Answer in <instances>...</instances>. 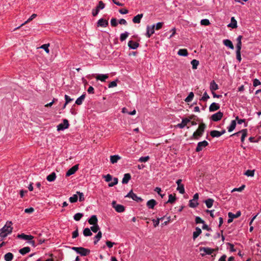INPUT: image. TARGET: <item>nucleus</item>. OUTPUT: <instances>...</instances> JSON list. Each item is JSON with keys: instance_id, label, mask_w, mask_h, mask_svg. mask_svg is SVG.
I'll return each instance as SVG.
<instances>
[{"instance_id": "1", "label": "nucleus", "mask_w": 261, "mask_h": 261, "mask_svg": "<svg viewBox=\"0 0 261 261\" xmlns=\"http://www.w3.org/2000/svg\"><path fill=\"white\" fill-rule=\"evenodd\" d=\"M12 225V223L11 221H8L3 227L1 229L0 239L1 240H3L12 232L13 229Z\"/></svg>"}, {"instance_id": "2", "label": "nucleus", "mask_w": 261, "mask_h": 261, "mask_svg": "<svg viewBox=\"0 0 261 261\" xmlns=\"http://www.w3.org/2000/svg\"><path fill=\"white\" fill-rule=\"evenodd\" d=\"M194 125L193 122L191 121L190 119L188 118H185L182 120L181 123H178L177 125V126L179 128H182L186 126H187L188 127L189 126Z\"/></svg>"}, {"instance_id": "3", "label": "nucleus", "mask_w": 261, "mask_h": 261, "mask_svg": "<svg viewBox=\"0 0 261 261\" xmlns=\"http://www.w3.org/2000/svg\"><path fill=\"white\" fill-rule=\"evenodd\" d=\"M125 197H128L132 198L133 200L139 202H142L143 199L137 196V195L133 193V191L131 190L126 196Z\"/></svg>"}, {"instance_id": "4", "label": "nucleus", "mask_w": 261, "mask_h": 261, "mask_svg": "<svg viewBox=\"0 0 261 261\" xmlns=\"http://www.w3.org/2000/svg\"><path fill=\"white\" fill-rule=\"evenodd\" d=\"M199 250L200 252H203V253H201L202 256H204L205 254H212V253L215 251V249L207 247H200L199 248Z\"/></svg>"}, {"instance_id": "5", "label": "nucleus", "mask_w": 261, "mask_h": 261, "mask_svg": "<svg viewBox=\"0 0 261 261\" xmlns=\"http://www.w3.org/2000/svg\"><path fill=\"white\" fill-rule=\"evenodd\" d=\"M206 128V125L203 123H200L198 128H197V138L202 136L204 129Z\"/></svg>"}, {"instance_id": "6", "label": "nucleus", "mask_w": 261, "mask_h": 261, "mask_svg": "<svg viewBox=\"0 0 261 261\" xmlns=\"http://www.w3.org/2000/svg\"><path fill=\"white\" fill-rule=\"evenodd\" d=\"M69 125L68 121L67 119H64L63 123L59 124L57 126V130L58 131L63 130L69 127Z\"/></svg>"}, {"instance_id": "7", "label": "nucleus", "mask_w": 261, "mask_h": 261, "mask_svg": "<svg viewBox=\"0 0 261 261\" xmlns=\"http://www.w3.org/2000/svg\"><path fill=\"white\" fill-rule=\"evenodd\" d=\"M112 204L116 212L121 213L124 211V207L122 205L116 204V201H113Z\"/></svg>"}, {"instance_id": "8", "label": "nucleus", "mask_w": 261, "mask_h": 261, "mask_svg": "<svg viewBox=\"0 0 261 261\" xmlns=\"http://www.w3.org/2000/svg\"><path fill=\"white\" fill-rule=\"evenodd\" d=\"M223 115L222 112L219 111L213 115L211 117V119L214 121H218L221 119Z\"/></svg>"}, {"instance_id": "9", "label": "nucleus", "mask_w": 261, "mask_h": 261, "mask_svg": "<svg viewBox=\"0 0 261 261\" xmlns=\"http://www.w3.org/2000/svg\"><path fill=\"white\" fill-rule=\"evenodd\" d=\"M208 145V143L205 140L198 142L197 145V152L202 150Z\"/></svg>"}, {"instance_id": "10", "label": "nucleus", "mask_w": 261, "mask_h": 261, "mask_svg": "<svg viewBox=\"0 0 261 261\" xmlns=\"http://www.w3.org/2000/svg\"><path fill=\"white\" fill-rule=\"evenodd\" d=\"M155 24H153L151 26L147 27V32L146 36L147 38H150L151 35L154 33Z\"/></svg>"}, {"instance_id": "11", "label": "nucleus", "mask_w": 261, "mask_h": 261, "mask_svg": "<svg viewBox=\"0 0 261 261\" xmlns=\"http://www.w3.org/2000/svg\"><path fill=\"white\" fill-rule=\"evenodd\" d=\"M17 238L18 239L29 241L33 240L34 237L32 235H28L22 233L21 234H18L17 236Z\"/></svg>"}, {"instance_id": "12", "label": "nucleus", "mask_w": 261, "mask_h": 261, "mask_svg": "<svg viewBox=\"0 0 261 261\" xmlns=\"http://www.w3.org/2000/svg\"><path fill=\"white\" fill-rule=\"evenodd\" d=\"M78 170V165H75L70 168L66 172V176H69L73 174Z\"/></svg>"}, {"instance_id": "13", "label": "nucleus", "mask_w": 261, "mask_h": 261, "mask_svg": "<svg viewBox=\"0 0 261 261\" xmlns=\"http://www.w3.org/2000/svg\"><path fill=\"white\" fill-rule=\"evenodd\" d=\"M139 46V44L137 42H134L132 40H130L128 42V46L130 49H136Z\"/></svg>"}, {"instance_id": "14", "label": "nucleus", "mask_w": 261, "mask_h": 261, "mask_svg": "<svg viewBox=\"0 0 261 261\" xmlns=\"http://www.w3.org/2000/svg\"><path fill=\"white\" fill-rule=\"evenodd\" d=\"M220 109V106L218 103L213 102L212 103L210 107H209V111L210 112H214Z\"/></svg>"}, {"instance_id": "15", "label": "nucleus", "mask_w": 261, "mask_h": 261, "mask_svg": "<svg viewBox=\"0 0 261 261\" xmlns=\"http://www.w3.org/2000/svg\"><path fill=\"white\" fill-rule=\"evenodd\" d=\"M109 77V76H108V74H97V76H96V79L97 80H99L101 82H105L106 80L108 79Z\"/></svg>"}, {"instance_id": "16", "label": "nucleus", "mask_w": 261, "mask_h": 261, "mask_svg": "<svg viewBox=\"0 0 261 261\" xmlns=\"http://www.w3.org/2000/svg\"><path fill=\"white\" fill-rule=\"evenodd\" d=\"M88 223L91 225L97 224L98 219L96 215H92L88 220Z\"/></svg>"}, {"instance_id": "17", "label": "nucleus", "mask_w": 261, "mask_h": 261, "mask_svg": "<svg viewBox=\"0 0 261 261\" xmlns=\"http://www.w3.org/2000/svg\"><path fill=\"white\" fill-rule=\"evenodd\" d=\"M80 251H79V253L82 256H86L89 254L90 251L88 249H86L83 247H80Z\"/></svg>"}, {"instance_id": "18", "label": "nucleus", "mask_w": 261, "mask_h": 261, "mask_svg": "<svg viewBox=\"0 0 261 261\" xmlns=\"http://www.w3.org/2000/svg\"><path fill=\"white\" fill-rule=\"evenodd\" d=\"M108 25V21L103 18H101L98 20L97 22V26H100L102 27H106Z\"/></svg>"}, {"instance_id": "19", "label": "nucleus", "mask_w": 261, "mask_h": 261, "mask_svg": "<svg viewBox=\"0 0 261 261\" xmlns=\"http://www.w3.org/2000/svg\"><path fill=\"white\" fill-rule=\"evenodd\" d=\"M156 202L154 199H151L147 202L146 205L149 208H153L156 204Z\"/></svg>"}, {"instance_id": "20", "label": "nucleus", "mask_w": 261, "mask_h": 261, "mask_svg": "<svg viewBox=\"0 0 261 261\" xmlns=\"http://www.w3.org/2000/svg\"><path fill=\"white\" fill-rule=\"evenodd\" d=\"M131 178V175L129 173H125L124 175L123 178L122 180V183L123 184H127L129 180Z\"/></svg>"}, {"instance_id": "21", "label": "nucleus", "mask_w": 261, "mask_h": 261, "mask_svg": "<svg viewBox=\"0 0 261 261\" xmlns=\"http://www.w3.org/2000/svg\"><path fill=\"white\" fill-rule=\"evenodd\" d=\"M121 159L119 155H113L110 156V162L112 164L116 163L118 160Z\"/></svg>"}, {"instance_id": "22", "label": "nucleus", "mask_w": 261, "mask_h": 261, "mask_svg": "<svg viewBox=\"0 0 261 261\" xmlns=\"http://www.w3.org/2000/svg\"><path fill=\"white\" fill-rule=\"evenodd\" d=\"M143 14H139L135 16L133 18V22L135 23H139L140 22L141 18L143 17Z\"/></svg>"}, {"instance_id": "23", "label": "nucleus", "mask_w": 261, "mask_h": 261, "mask_svg": "<svg viewBox=\"0 0 261 261\" xmlns=\"http://www.w3.org/2000/svg\"><path fill=\"white\" fill-rule=\"evenodd\" d=\"M223 43L226 46L229 47L230 49H234L233 45L230 40L225 39L223 41Z\"/></svg>"}, {"instance_id": "24", "label": "nucleus", "mask_w": 261, "mask_h": 261, "mask_svg": "<svg viewBox=\"0 0 261 261\" xmlns=\"http://www.w3.org/2000/svg\"><path fill=\"white\" fill-rule=\"evenodd\" d=\"M228 27L232 29L237 28V20L234 19V17H231V23L228 25Z\"/></svg>"}, {"instance_id": "25", "label": "nucleus", "mask_w": 261, "mask_h": 261, "mask_svg": "<svg viewBox=\"0 0 261 261\" xmlns=\"http://www.w3.org/2000/svg\"><path fill=\"white\" fill-rule=\"evenodd\" d=\"M243 37L241 35L239 36L237 38V44L236 45L237 49H241L242 48V39Z\"/></svg>"}, {"instance_id": "26", "label": "nucleus", "mask_w": 261, "mask_h": 261, "mask_svg": "<svg viewBox=\"0 0 261 261\" xmlns=\"http://www.w3.org/2000/svg\"><path fill=\"white\" fill-rule=\"evenodd\" d=\"M56 178V174L55 172H52L46 177V179L49 182L54 181Z\"/></svg>"}, {"instance_id": "27", "label": "nucleus", "mask_w": 261, "mask_h": 261, "mask_svg": "<svg viewBox=\"0 0 261 261\" xmlns=\"http://www.w3.org/2000/svg\"><path fill=\"white\" fill-rule=\"evenodd\" d=\"M14 257L13 254L11 252H8L4 255V259L6 261H11Z\"/></svg>"}, {"instance_id": "28", "label": "nucleus", "mask_w": 261, "mask_h": 261, "mask_svg": "<svg viewBox=\"0 0 261 261\" xmlns=\"http://www.w3.org/2000/svg\"><path fill=\"white\" fill-rule=\"evenodd\" d=\"M31 250L29 247H25L20 249L19 251V253L22 255H24L27 253H29Z\"/></svg>"}, {"instance_id": "29", "label": "nucleus", "mask_w": 261, "mask_h": 261, "mask_svg": "<svg viewBox=\"0 0 261 261\" xmlns=\"http://www.w3.org/2000/svg\"><path fill=\"white\" fill-rule=\"evenodd\" d=\"M85 96L86 94H82L76 100L75 103L77 105H81L83 103V101L84 100Z\"/></svg>"}, {"instance_id": "30", "label": "nucleus", "mask_w": 261, "mask_h": 261, "mask_svg": "<svg viewBox=\"0 0 261 261\" xmlns=\"http://www.w3.org/2000/svg\"><path fill=\"white\" fill-rule=\"evenodd\" d=\"M210 89L212 92H214L215 90H216L218 89V85L214 81H213L211 83L210 85Z\"/></svg>"}, {"instance_id": "31", "label": "nucleus", "mask_w": 261, "mask_h": 261, "mask_svg": "<svg viewBox=\"0 0 261 261\" xmlns=\"http://www.w3.org/2000/svg\"><path fill=\"white\" fill-rule=\"evenodd\" d=\"M102 237V233L100 231H99L97 234L94 237V244H96L100 240Z\"/></svg>"}, {"instance_id": "32", "label": "nucleus", "mask_w": 261, "mask_h": 261, "mask_svg": "<svg viewBox=\"0 0 261 261\" xmlns=\"http://www.w3.org/2000/svg\"><path fill=\"white\" fill-rule=\"evenodd\" d=\"M210 135L213 138L219 137L221 136V134H220V132L218 130H214L210 132Z\"/></svg>"}, {"instance_id": "33", "label": "nucleus", "mask_w": 261, "mask_h": 261, "mask_svg": "<svg viewBox=\"0 0 261 261\" xmlns=\"http://www.w3.org/2000/svg\"><path fill=\"white\" fill-rule=\"evenodd\" d=\"M236 126V121L235 120H232L230 126L228 127V131L232 132Z\"/></svg>"}, {"instance_id": "34", "label": "nucleus", "mask_w": 261, "mask_h": 261, "mask_svg": "<svg viewBox=\"0 0 261 261\" xmlns=\"http://www.w3.org/2000/svg\"><path fill=\"white\" fill-rule=\"evenodd\" d=\"M241 215L240 211H238L236 214H234L231 212H229L228 214V217H231L233 219L239 217Z\"/></svg>"}, {"instance_id": "35", "label": "nucleus", "mask_w": 261, "mask_h": 261, "mask_svg": "<svg viewBox=\"0 0 261 261\" xmlns=\"http://www.w3.org/2000/svg\"><path fill=\"white\" fill-rule=\"evenodd\" d=\"M177 54L181 56H187L188 55V51L186 49H180L177 52Z\"/></svg>"}, {"instance_id": "36", "label": "nucleus", "mask_w": 261, "mask_h": 261, "mask_svg": "<svg viewBox=\"0 0 261 261\" xmlns=\"http://www.w3.org/2000/svg\"><path fill=\"white\" fill-rule=\"evenodd\" d=\"M128 35L129 33L127 32H125L124 33L121 34L120 36V40L121 42H123L128 37Z\"/></svg>"}, {"instance_id": "37", "label": "nucleus", "mask_w": 261, "mask_h": 261, "mask_svg": "<svg viewBox=\"0 0 261 261\" xmlns=\"http://www.w3.org/2000/svg\"><path fill=\"white\" fill-rule=\"evenodd\" d=\"M205 203L207 208H211L213 206L214 200L208 198L205 201Z\"/></svg>"}, {"instance_id": "38", "label": "nucleus", "mask_w": 261, "mask_h": 261, "mask_svg": "<svg viewBox=\"0 0 261 261\" xmlns=\"http://www.w3.org/2000/svg\"><path fill=\"white\" fill-rule=\"evenodd\" d=\"M196 194H195L193 196V199L190 200L189 205L191 207H196Z\"/></svg>"}, {"instance_id": "39", "label": "nucleus", "mask_w": 261, "mask_h": 261, "mask_svg": "<svg viewBox=\"0 0 261 261\" xmlns=\"http://www.w3.org/2000/svg\"><path fill=\"white\" fill-rule=\"evenodd\" d=\"M83 234L85 237H89L92 236V233L90 228H86L83 230Z\"/></svg>"}, {"instance_id": "40", "label": "nucleus", "mask_w": 261, "mask_h": 261, "mask_svg": "<svg viewBox=\"0 0 261 261\" xmlns=\"http://www.w3.org/2000/svg\"><path fill=\"white\" fill-rule=\"evenodd\" d=\"M241 132H242V137H241V142H244L245 138L247 136V129H243L241 130Z\"/></svg>"}, {"instance_id": "41", "label": "nucleus", "mask_w": 261, "mask_h": 261, "mask_svg": "<svg viewBox=\"0 0 261 261\" xmlns=\"http://www.w3.org/2000/svg\"><path fill=\"white\" fill-rule=\"evenodd\" d=\"M194 96V93L191 92L189 93V95L186 98L185 101L187 102H189L192 101Z\"/></svg>"}, {"instance_id": "42", "label": "nucleus", "mask_w": 261, "mask_h": 261, "mask_svg": "<svg viewBox=\"0 0 261 261\" xmlns=\"http://www.w3.org/2000/svg\"><path fill=\"white\" fill-rule=\"evenodd\" d=\"M37 16V15L35 14H32L31 17L26 21H25L24 23H23L22 24H21V25L17 28H16L15 29H19L21 26L24 25V24L28 23V22L31 21L32 20H33L34 18H35Z\"/></svg>"}, {"instance_id": "43", "label": "nucleus", "mask_w": 261, "mask_h": 261, "mask_svg": "<svg viewBox=\"0 0 261 261\" xmlns=\"http://www.w3.org/2000/svg\"><path fill=\"white\" fill-rule=\"evenodd\" d=\"M83 214L82 213H78L75 214L73 218L75 221H80V219L83 217Z\"/></svg>"}, {"instance_id": "44", "label": "nucleus", "mask_w": 261, "mask_h": 261, "mask_svg": "<svg viewBox=\"0 0 261 261\" xmlns=\"http://www.w3.org/2000/svg\"><path fill=\"white\" fill-rule=\"evenodd\" d=\"M77 199H78V197H77V195L76 194H74L72 196L70 197L69 199V201L71 203H74V202H75L77 201Z\"/></svg>"}, {"instance_id": "45", "label": "nucleus", "mask_w": 261, "mask_h": 261, "mask_svg": "<svg viewBox=\"0 0 261 261\" xmlns=\"http://www.w3.org/2000/svg\"><path fill=\"white\" fill-rule=\"evenodd\" d=\"M93 226L90 227L91 230L93 232H97L99 230V227L98 224L93 225Z\"/></svg>"}, {"instance_id": "46", "label": "nucleus", "mask_w": 261, "mask_h": 261, "mask_svg": "<svg viewBox=\"0 0 261 261\" xmlns=\"http://www.w3.org/2000/svg\"><path fill=\"white\" fill-rule=\"evenodd\" d=\"M49 46V44H44L41 45L40 48L43 49L46 53L49 54V49L48 48Z\"/></svg>"}, {"instance_id": "47", "label": "nucleus", "mask_w": 261, "mask_h": 261, "mask_svg": "<svg viewBox=\"0 0 261 261\" xmlns=\"http://www.w3.org/2000/svg\"><path fill=\"white\" fill-rule=\"evenodd\" d=\"M105 7V4L102 1H99L98 6L96 7V9L98 10L99 11L100 10L103 9Z\"/></svg>"}, {"instance_id": "48", "label": "nucleus", "mask_w": 261, "mask_h": 261, "mask_svg": "<svg viewBox=\"0 0 261 261\" xmlns=\"http://www.w3.org/2000/svg\"><path fill=\"white\" fill-rule=\"evenodd\" d=\"M177 190L181 194L185 193V188L184 185H178L177 188Z\"/></svg>"}, {"instance_id": "49", "label": "nucleus", "mask_w": 261, "mask_h": 261, "mask_svg": "<svg viewBox=\"0 0 261 261\" xmlns=\"http://www.w3.org/2000/svg\"><path fill=\"white\" fill-rule=\"evenodd\" d=\"M175 199H176V198L174 196H173L172 194H170L169 195V199L167 201V203H172L175 201Z\"/></svg>"}, {"instance_id": "50", "label": "nucleus", "mask_w": 261, "mask_h": 261, "mask_svg": "<svg viewBox=\"0 0 261 261\" xmlns=\"http://www.w3.org/2000/svg\"><path fill=\"white\" fill-rule=\"evenodd\" d=\"M254 174V170H247L245 173V175L248 176H253Z\"/></svg>"}, {"instance_id": "51", "label": "nucleus", "mask_w": 261, "mask_h": 261, "mask_svg": "<svg viewBox=\"0 0 261 261\" xmlns=\"http://www.w3.org/2000/svg\"><path fill=\"white\" fill-rule=\"evenodd\" d=\"M149 159V156H141L139 159V162H147Z\"/></svg>"}, {"instance_id": "52", "label": "nucleus", "mask_w": 261, "mask_h": 261, "mask_svg": "<svg viewBox=\"0 0 261 261\" xmlns=\"http://www.w3.org/2000/svg\"><path fill=\"white\" fill-rule=\"evenodd\" d=\"M241 49H237L236 50V58L240 62L242 58L241 55Z\"/></svg>"}, {"instance_id": "53", "label": "nucleus", "mask_w": 261, "mask_h": 261, "mask_svg": "<svg viewBox=\"0 0 261 261\" xmlns=\"http://www.w3.org/2000/svg\"><path fill=\"white\" fill-rule=\"evenodd\" d=\"M200 24L202 25H208L210 24V21L208 19H202L200 21Z\"/></svg>"}, {"instance_id": "54", "label": "nucleus", "mask_w": 261, "mask_h": 261, "mask_svg": "<svg viewBox=\"0 0 261 261\" xmlns=\"http://www.w3.org/2000/svg\"><path fill=\"white\" fill-rule=\"evenodd\" d=\"M118 179L116 177H115L113 178V182H111V183H109L108 186L109 187H112L116 185H117L118 184Z\"/></svg>"}, {"instance_id": "55", "label": "nucleus", "mask_w": 261, "mask_h": 261, "mask_svg": "<svg viewBox=\"0 0 261 261\" xmlns=\"http://www.w3.org/2000/svg\"><path fill=\"white\" fill-rule=\"evenodd\" d=\"M76 194H77V195H79V201H83L85 200L84 194L82 192L77 191L76 192Z\"/></svg>"}, {"instance_id": "56", "label": "nucleus", "mask_w": 261, "mask_h": 261, "mask_svg": "<svg viewBox=\"0 0 261 261\" xmlns=\"http://www.w3.org/2000/svg\"><path fill=\"white\" fill-rule=\"evenodd\" d=\"M165 217L164 216L160 218H158L157 220H153V221L154 222V226L156 227L157 226H158L160 223V221L163 220L165 218Z\"/></svg>"}, {"instance_id": "57", "label": "nucleus", "mask_w": 261, "mask_h": 261, "mask_svg": "<svg viewBox=\"0 0 261 261\" xmlns=\"http://www.w3.org/2000/svg\"><path fill=\"white\" fill-rule=\"evenodd\" d=\"M103 178H105V180L107 182H109L112 180V176L109 174H108L106 175H104Z\"/></svg>"}, {"instance_id": "58", "label": "nucleus", "mask_w": 261, "mask_h": 261, "mask_svg": "<svg viewBox=\"0 0 261 261\" xmlns=\"http://www.w3.org/2000/svg\"><path fill=\"white\" fill-rule=\"evenodd\" d=\"M111 24L112 27H116L118 24L117 19L115 18H112L111 20Z\"/></svg>"}, {"instance_id": "59", "label": "nucleus", "mask_w": 261, "mask_h": 261, "mask_svg": "<svg viewBox=\"0 0 261 261\" xmlns=\"http://www.w3.org/2000/svg\"><path fill=\"white\" fill-rule=\"evenodd\" d=\"M210 98V96H208V95L207 94V93L206 92H205L203 94V96L202 97V98L200 99V100H202L203 101H206L208 98Z\"/></svg>"}, {"instance_id": "60", "label": "nucleus", "mask_w": 261, "mask_h": 261, "mask_svg": "<svg viewBox=\"0 0 261 261\" xmlns=\"http://www.w3.org/2000/svg\"><path fill=\"white\" fill-rule=\"evenodd\" d=\"M245 188V185H243L241 187H240L239 188H234L232 190V192L233 191H238V192H241L242 191L244 188Z\"/></svg>"}, {"instance_id": "61", "label": "nucleus", "mask_w": 261, "mask_h": 261, "mask_svg": "<svg viewBox=\"0 0 261 261\" xmlns=\"http://www.w3.org/2000/svg\"><path fill=\"white\" fill-rule=\"evenodd\" d=\"M116 86H117V81H112V82H110L108 86L109 88H113V87H115Z\"/></svg>"}, {"instance_id": "62", "label": "nucleus", "mask_w": 261, "mask_h": 261, "mask_svg": "<svg viewBox=\"0 0 261 261\" xmlns=\"http://www.w3.org/2000/svg\"><path fill=\"white\" fill-rule=\"evenodd\" d=\"M163 25V22H158L156 24H155V28L156 30H159L160 29L162 28V26Z\"/></svg>"}, {"instance_id": "63", "label": "nucleus", "mask_w": 261, "mask_h": 261, "mask_svg": "<svg viewBox=\"0 0 261 261\" xmlns=\"http://www.w3.org/2000/svg\"><path fill=\"white\" fill-rule=\"evenodd\" d=\"M34 209L33 207H30V208H25L24 210V212L25 213L31 214V213H32L33 212H34Z\"/></svg>"}, {"instance_id": "64", "label": "nucleus", "mask_w": 261, "mask_h": 261, "mask_svg": "<svg viewBox=\"0 0 261 261\" xmlns=\"http://www.w3.org/2000/svg\"><path fill=\"white\" fill-rule=\"evenodd\" d=\"M253 84L254 87H256V86L260 85L261 83L260 82V81L258 80L255 79L253 80Z\"/></svg>"}]
</instances>
